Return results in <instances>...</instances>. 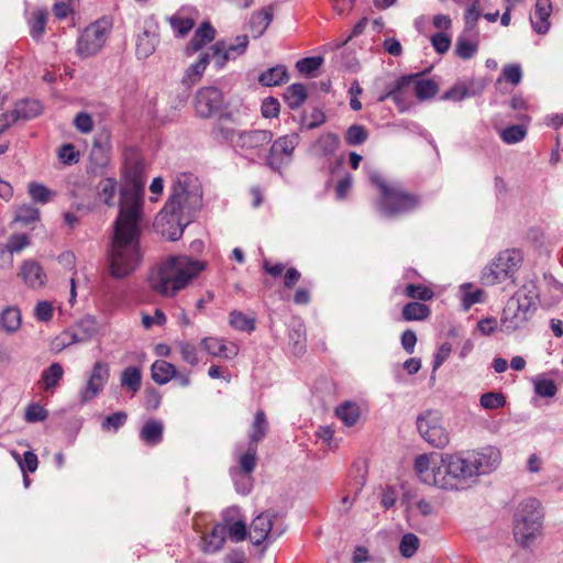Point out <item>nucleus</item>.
Returning <instances> with one entry per match:
<instances>
[{
	"label": "nucleus",
	"mask_w": 563,
	"mask_h": 563,
	"mask_svg": "<svg viewBox=\"0 0 563 563\" xmlns=\"http://www.w3.org/2000/svg\"><path fill=\"white\" fill-rule=\"evenodd\" d=\"M336 417L346 426H354L360 419V407L355 402L345 401L335 409Z\"/></svg>",
	"instance_id": "ea45409f"
},
{
	"label": "nucleus",
	"mask_w": 563,
	"mask_h": 563,
	"mask_svg": "<svg viewBox=\"0 0 563 563\" xmlns=\"http://www.w3.org/2000/svg\"><path fill=\"white\" fill-rule=\"evenodd\" d=\"M236 122L231 112L219 115L214 122L211 134L216 140L227 142L234 146L239 130L235 129Z\"/></svg>",
	"instance_id": "a211bd4d"
},
{
	"label": "nucleus",
	"mask_w": 563,
	"mask_h": 563,
	"mask_svg": "<svg viewBox=\"0 0 563 563\" xmlns=\"http://www.w3.org/2000/svg\"><path fill=\"white\" fill-rule=\"evenodd\" d=\"M194 106L200 118H210L222 108L223 95L220 89L213 86L202 87L195 96Z\"/></svg>",
	"instance_id": "f8f14e48"
},
{
	"label": "nucleus",
	"mask_w": 563,
	"mask_h": 563,
	"mask_svg": "<svg viewBox=\"0 0 563 563\" xmlns=\"http://www.w3.org/2000/svg\"><path fill=\"white\" fill-rule=\"evenodd\" d=\"M273 515L269 512H263L258 515L251 523L250 539L255 545H261L264 541L272 542L280 533L273 537Z\"/></svg>",
	"instance_id": "f3484780"
},
{
	"label": "nucleus",
	"mask_w": 563,
	"mask_h": 563,
	"mask_svg": "<svg viewBox=\"0 0 563 563\" xmlns=\"http://www.w3.org/2000/svg\"><path fill=\"white\" fill-rule=\"evenodd\" d=\"M288 71L284 65H277L258 76V82L265 87L278 86L288 80Z\"/></svg>",
	"instance_id": "c9c22d12"
},
{
	"label": "nucleus",
	"mask_w": 563,
	"mask_h": 563,
	"mask_svg": "<svg viewBox=\"0 0 563 563\" xmlns=\"http://www.w3.org/2000/svg\"><path fill=\"white\" fill-rule=\"evenodd\" d=\"M169 23L173 30L181 37L187 35L189 31L194 27L195 23L192 19L180 18V16H172L169 18Z\"/></svg>",
	"instance_id": "0e129e2a"
},
{
	"label": "nucleus",
	"mask_w": 563,
	"mask_h": 563,
	"mask_svg": "<svg viewBox=\"0 0 563 563\" xmlns=\"http://www.w3.org/2000/svg\"><path fill=\"white\" fill-rule=\"evenodd\" d=\"M118 191V181L115 178L107 177L101 179L97 185V195L104 205L113 207L114 198Z\"/></svg>",
	"instance_id": "e433bc0d"
},
{
	"label": "nucleus",
	"mask_w": 563,
	"mask_h": 563,
	"mask_svg": "<svg viewBox=\"0 0 563 563\" xmlns=\"http://www.w3.org/2000/svg\"><path fill=\"white\" fill-rule=\"evenodd\" d=\"M120 385L123 389L135 395L142 386V372L136 366H129L123 369L120 377Z\"/></svg>",
	"instance_id": "473e14b6"
},
{
	"label": "nucleus",
	"mask_w": 563,
	"mask_h": 563,
	"mask_svg": "<svg viewBox=\"0 0 563 563\" xmlns=\"http://www.w3.org/2000/svg\"><path fill=\"white\" fill-rule=\"evenodd\" d=\"M369 180L380 190L376 208L383 217L396 218L420 206L418 196L405 190L400 184H388L378 172L371 173Z\"/></svg>",
	"instance_id": "39448f33"
},
{
	"label": "nucleus",
	"mask_w": 563,
	"mask_h": 563,
	"mask_svg": "<svg viewBox=\"0 0 563 563\" xmlns=\"http://www.w3.org/2000/svg\"><path fill=\"white\" fill-rule=\"evenodd\" d=\"M212 59V55L209 52H203L199 55V58L196 63L191 64L185 71V75L181 79V84L187 88L192 87L197 84L202 77L206 67Z\"/></svg>",
	"instance_id": "bb28decb"
},
{
	"label": "nucleus",
	"mask_w": 563,
	"mask_h": 563,
	"mask_svg": "<svg viewBox=\"0 0 563 563\" xmlns=\"http://www.w3.org/2000/svg\"><path fill=\"white\" fill-rule=\"evenodd\" d=\"M164 423L156 419L147 420L140 431V439L148 445H157L163 440Z\"/></svg>",
	"instance_id": "7c9ffc66"
},
{
	"label": "nucleus",
	"mask_w": 563,
	"mask_h": 563,
	"mask_svg": "<svg viewBox=\"0 0 563 563\" xmlns=\"http://www.w3.org/2000/svg\"><path fill=\"white\" fill-rule=\"evenodd\" d=\"M481 406L485 409H498L506 405V397L501 393H485L479 399Z\"/></svg>",
	"instance_id": "864d4df0"
},
{
	"label": "nucleus",
	"mask_w": 563,
	"mask_h": 563,
	"mask_svg": "<svg viewBox=\"0 0 563 563\" xmlns=\"http://www.w3.org/2000/svg\"><path fill=\"white\" fill-rule=\"evenodd\" d=\"M477 52V45L465 38H457L455 53L462 59H470Z\"/></svg>",
	"instance_id": "e2e57ef3"
},
{
	"label": "nucleus",
	"mask_w": 563,
	"mask_h": 563,
	"mask_svg": "<svg viewBox=\"0 0 563 563\" xmlns=\"http://www.w3.org/2000/svg\"><path fill=\"white\" fill-rule=\"evenodd\" d=\"M21 311L14 306L7 307L0 313V328L7 333H14L21 327Z\"/></svg>",
	"instance_id": "f704fd0d"
},
{
	"label": "nucleus",
	"mask_w": 563,
	"mask_h": 563,
	"mask_svg": "<svg viewBox=\"0 0 563 563\" xmlns=\"http://www.w3.org/2000/svg\"><path fill=\"white\" fill-rule=\"evenodd\" d=\"M510 82L512 86L520 84L522 79V70L519 64H507L503 68L501 77L497 79V82L501 80Z\"/></svg>",
	"instance_id": "5fc2aeb1"
},
{
	"label": "nucleus",
	"mask_w": 563,
	"mask_h": 563,
	"mask_svg": "<svg viewBox=\"0 0 563 563\" xmlns=\"http://www.w3.org/2000/svg\"><path fill=\"white\" fill-rule=\"evenodd\" d=\"M420 544L419 538L413 533H406L399 544V551L404 558H411Z\"/></svg>",
	"instance_id": "8fccbe9b"
},
{
	"label": "nucleus",
	"mask_w": 563,
	"mask_h": 563,
	"mask_svg": "<svg viewBox=\"0 0 563 563\" xmlns=\"http://www.w3.org/2000/svg\"><path fill=\"white\" fill-rule=\"evenodd\" d=\"M221 523L227 527V534L233 542H241L245 540L247 534L245 521H232V519L229 518V511H225Z\"/></svg>",
	"instance_id": "58836bf2"
},
{
	"label": "nucleus",
	"mask_w": 563,
	"mask_h": 563,
	"mask_svg": "<svg viewBox=\"0 0 563 563\" xmlns=\"http://www.w3.org/2000/svg\"><path fill=\"white\" fill-rule=\"evenodd\" d=\"M410 79L411 77L405 75L399 77L394 84V102L399 112H406L415 104L412 99L415 91Z\"/></svg>",
	"instance_id": "aec40b11"
},
{
	"label": "nucleus",
	"mask_w": 563,
	"mask_h": 563,
	"mask_svg": "<svg viewBox=\"0 0 563 563\" xmlns=\"http://www.w3.org/2000/svg\"><path fill=\"white\" fill-rule=\"evenodd\" d=\"M128 415L124 411H117L110 416H107L101 423L103 431L117 432L126 422Z\"/></svg>",
	"instance_id": "603ef678"
},
{
	"label": "nucleus",
	"mask_w": 563,
	"mask_h": 563,
	"mask_svg": "<svg viewBox=\"0 0 563 563\" xmlns=\"http://www.w3.org/2000/svg\"><path fill=\"white\" fill-rule=\"evenodd\" d=\"M323 63V58L319 56L306 57L297 62L298 71L307 76H311Z\"/></svg>",
	"instance_id": "13d9d810"
},
{
	"label": "nucleus",
	"mask_w": 563,
	"mask_h": 563,
	"mask_svg": "<svg viewBox=\"0 0 563 563\" xmlns=\"http://www.w3.org/2000/svg\"><path fill=\"white\" fill-rule=\"evenodd\" d=\"M159 42L158 26L155 22L145 23L143 31L137 35L135 53L139 59H146L156 49Z\"/></svg>",
	"instance_id": "dca6fc26"
},
{
	"label": "nucleus",
	"mask_w": 563,
	"mask_h": 563,
	"mask_svg": "<svg viewBox=\"0 0 563 563\" xmlns=\"http://www.w3.org/2000/svg\"><path fill=\"white\" fill-rule=\"evenodd\" d=\"M284 99L290 109H298L307 99V90L302 84H292L284 92Z\"/></svg>",
	"instance_id": "a19ab883"
},
{
	"label": "nucleus",
	"mask_w": 563,
	"mask_h": 563,
	"mask_svg": "<svg viewBox=\"0 0 563 563\" xmlns=\"http://www.w3.org/2000/svg\"><path fill=\"white\" fill-rule=\"evenodd\" d=\"M110 24L99 20L87 26L77 40V54L88 57L97 54L104 45L110 33Z\"/></svg>",
	"instance_id": "1a4fd4ad"
},
{
	"label": "nucleus",
	"mask_w": 563,
	"mask_h": 563,
	"mask_svg": "<svg viewBox=\"0 0 563 563\" xmlns=\"http://www.w3.org/2000/svg\"><path fill=\"white\" fill-rule=\"evenodd\" d=\"M534 391L541 397H553L556 394V385L552 379L537 376L533 380Z\"/></svg>",
	"instance_id": "3c124183"
},
{
	"label": "nucleus",
	"mask_w": 563,
	"mask_h": 563,
	"mask_svg": "<svg viewBox=\"0 0 563 563\" xmlns=\"http://www.w3.org/2000/svg\"><path fill=\"white\" fill-rule=\"evenodd\" d=\"M14 111L19 120H30L41 114L42 107L35 100H23L15 103Z\"/></svg>",
	"instance_id": "79ce46f5"
},
{
	"label": "nucleus",
	"mask_w": 563,
	"mask_h": 563,
	"mask_svg": "<svg viewBox=\"0 0 563 563\" xmlns=\"http://www.w3.org/2000/svg\"><path fill=\"white\" fill-rule=\"evenodd\" d=\"M64 375V369L59 363L51 364L42 373V382L46 390L56 387Z\"/></svg>",
	"instance_id": "c03bdc74"
},
{
	"label": "nucleus",
	"mask_w": 563,
	"mask_h": 563,
	"mask_svg": "<svg viewBox=\"0 0 563 563\" xmlns=\"http://www.w3.org/2000/svg\"><path fill=\"white\" fill-rule=\"evenodd\" d=\"M48 19V11L46 9H36L32 12L27 20L30 35L33 40L40 41L44 33Z\"/></svg>",
	"instance_id": "72a5a7b5"
},
{
	"label": "nucleus",
	"mask_w": 563,
	"mask_h": 563,
	"mask_svg": "<svg viewBox=\"0 0 563 563\" xmlns=\"http://www.w3.org/2000/svg\"><path fill=\"white\" fill-rule=\"evenodd\" d=\"M499 135L506 144H516L526 137L527 130L522 125L514 124L504 129Z\"/></svg>",
	"instance_id": "de8ad7c7"
},
{
	"label": "nucleus",
	"mask_w": 563,
	"mask_h": 563,
	"mask_svg": "<svg viewBox=\"0 0 563 563\" xmlns=\"http://www.w3.org/2000/svg\"><path fill=\"white\" fill-rule=\"evenodd\" d=\"M152 379L158 385H165L176 376V367L172 363L157 360L151 366Z\"/></svg>",
	"instance_id": "2f4dec72"
},
{
	"label": "nucleus",
	"mask_w": 563,
	"mask_h": 563,
	"mask_svg": "<svg viewBox=\"0 0 563 563\" xmlns=\"http://www.w3.org/2000/svg\"><path fill=\"white\" fill-rule=\"evenodd\" d=\"M38 210L32 206H22L18 209L15 221L23 224H30L38 219Z\"/></svg>",
	"instance_id": "69168bd1"
},
{
	"label": "nucleus",
	"mask_w": 563,
	"mask_h": 563,
	"mask_svg": "<svg viewBox=\"0 0 563 563\" xmlns=\"http://www.w3.org/2000/svg\"><path fill=\"white\" fill-rule=\"evenodd\" d=\"M29 194L35 202L46 203L48 202L54 192L45 187L44 185L32 183L29 185Z\"/></svg>",
	"instance_id": "6e6d98bb"
},
{
	"label": "nucleus",
	"mask_w": 563,
	"mask_h": 563,
	"mask_svg": "<svg viewBox=\"0 0 563 563\" xmlns=\"http://www.w3.org/2000/svg\"><path fill=\"white\" fill-rule=\"evenodd\" d=\"M273 20V8L266 7L262 10L254 12L249 21V31L252 33L254 38L261 37Z\"/></svg>",
	"instance_id": "cd10ccee"
},
{
	"label": "nucleus",
	"mask_w": 563,
	"mask_h": 563,
	"mask_svg": "<svg viewBox=\"0 0 563 563\" xmlns=\"http://www.w3.org/2000/svg\"><path fill=\"white\" fill-rule=\"evenodd\" d=\"M256 446L249 445L247 451L240 457V468L245 474H251L256 466Z\"/></svg>",
	"instance_id": "bf43d9fd"
},
{
	"label": "nucleus",
	"mask_w": 563,
	"mask_h": 563,
	"mask_svg": "<svg viewBox=\"0 0 563 563\" xmlns=\"http://www.w3.org/2000/svg\"><path fill=\"white\" fill-rule=\"evenodd\" d=\"M206 267L203 262L189 256H170L153 272L148 278L150 287L164 297H174L198 276Z\"/></svg>",
	"instance_id": "7ed1b4c3"
},
{
	"label": "nucleus",
	"mask_w": 563,
	"mask_h": 563,
	"mask_svg": "<svg viewBox=\"0 0 563 563\" xmlns=\"http://www.w3.org/2000/svg\"><path fill=\"white\" fill-rule=\"evenodd\" d=\"M429 313L430 309L428 306L417 301L409 302L402 308V317L407 321L423 320Z\"/></svg>",
	"instance_id": "a18cd8bd"
},
{
	"label": "nucleus",
	"mask_w": 563,
	"mask_h": 563,
	"mask_svg": "<svg viewBox=\"0 0 563 563\" xmlns=\"http://www.w3.org/2000/svg\"><path fill=\"white\" fill-rule=\"evenodd\" d=\"M48 416L47 410H45L38 404H31L27 406L25 410V420L27 422H40L44 421Z\"/></svg>",
	"instance_id": "774afa93"
},
{
	"label": "nucleus",
	"mask_w": 563,
	"mask_h": 563,
	"mask_svg": "<svg viewBox=\"0 0 563 563\" xmlns=\"http://www.w3.org/2000/svg\"><path fill=\"white\" fill-rule=\"evenodd\" d=\"M110 135L104 133L95 137L90 153L88 172L100 174L109 165L111 158Z\"/></svg>",
	"instance_id": "4468645a"
},
{
	"label": "nucleus",
	"mask_w": 563,
	"mask_h": 563,
	"mask_svg": "<svg viewBox=\"0 0 563 563\" xmlns=\"http://www.w3.org/2000/svg\"><path fill=\"white\" fill-rule=\"evenodd\" d=\"M57 156L65 165H73L79 162V152L70 143L62 145L58 150Z\"/></svg>",
	"instance_id": "052dcab7"
},
{
	"label": "nucleus",
	"mask_w": 563,
	"mask_h": 563,
	"mask_svg": "<svg viewBox=\"0 0 563 563\" xmlns=\"http://www.w3.org/2000/svg\"><path fill=\"white\" fill-rule=\"evenodd\" d=\"M177 347L180 352L181 358L186 363L190 364L191 366H195L199 363L198 350L192 343L180 341L177 343Z\"/></svg>",
	"instance_id": "4d7b16f0"
},
{
	"label": "nucleus",
	"mask_w": 563,
	"mask_h": 563,
	"mask_svg": "<svg viewBox=\"0 0 563 563\" xmlns=\"http://www.w3.org/2000/svg\"><path fill=\"white\" fill-rule=\"evenodd\" d=\"M143 206V187L135 183L120 190V210L114 222L110 256V273L115 278L131 274L140 262V217Z\"/></svg>",
	"instance_id": "f03ea898"
},
{
	"label": "nucleus",
	"mask_w": 563,
	"mask_h": 563,
	"mask_svg": "<svg viewBox=\"0 0 563 563\" xmlns=\"http://www.w3.org/2000/svg\"><path fill=\"white\" fill-rule=\"evenodd\" d=\"M110 377V366L108 363L98 361L93 364L86 386L79 391V400L86 404L96 398L106 387Z\"/></svg>",
	"instance_id": "9b49d317"
},
{
	"label": "nucleus",
	"mask_w": 563,
	"mask_h": 563,
	"mask_svg": "<svg viewBox=\"0 0 563 563\" xmlns=\"http://www.w3.org/2000/svg\"><path fill=\"white\" fill-rule=\"evenodd\" d=\"M530 316L520 309H517L515 301H507L500 318V331L507 334L514 333L522 328Z\"/></svg>",
	"instance_id": "6ab92c4d"
},
{
	"label": "nucleus",
	"mask_w": 563,
	"mask_h": 563,
	"mask_svg": "<svg viewBox=\"0 0 563 563\" xmlns=\"http://www.w3.org/2000/svg\"><path fill=\"white\" fill-rule=\"evenodd\" d=\"M272 139L273 133L268 130L241 131L233 147L252 153L269 144Z\"/></svg>",
	"instance_id": "2eb2a0df"
},
{
	"label": "nucleus",
	"mask_w": 563,
	"mask_h": 563,
	"mask_svg": "<svg viewBox=\"0 0 563 563\" xmlns=\"http://www.w3.org/2000/svg\"><path fill=\"white\" fill-rule=\"evenodd\" d=\"M408 77H411L410 84L419 101L430 100L439 92V85L426 78L423 73L409 74Z\"/></svg>",
	"instance_id": "4be33fe9"
},
{
	"label": "nucleus",
	"mask_w": 563,
	"mask_h": 563,
	"mask_svg": "<svg viewBox=\"0 0 563 563\" xmlns=\"http://www.w3.org/2000/svg\"><path fill=\"white\" fill-rule=\"evenodd\" d=\"M417 429L422 439L437 449L445 448L450 435L443 427L442 418L438 411H427L417 418Z\"/></svg>",
	"instance_id": "6e6552de"
},
{
	"label": "nucleus",
	"mask_w": 563,
	"mask_h": 563,
	"mask_svg": "<svg viewBox=\"0 0 563 563\" xmlns=\"http://www.w3.org/2000/svg\"><path fill=\"white\" fill-rule=\"evenodd\" d=\"M289 345L295 355H300L306 349V332L301 323L294 325L288 334Z\"/></svg>",
	"instance_id": "37998d69"
},
{
	"label": "nucleus",
	"mask_w": 563,
	"mask_h": 563,
	"mask_svg": "<svg viewBox=\"0 0 563 563\" xmlns=\"http://www.w3.org/2000/svg\"><path fill=\"white\" fill-rule=\"evenodd\" d=\"M249 45L247 35H239L235 37L234 44H225L223 41H219L210 47V53L212 55V60L218 68H222L225 63L230 59H235L236 57L244 54Z\"/></svg>",
	"instance_id": "ddd939ff"
},
{
	"label": "nucleus",
	"mask_w": 563,
	"mask_h": 563,
	"mask_svg": "<svg viewBox=\"0 0 563 563\" xmlns=\"http://www.w3.org/2000/svg\"><path fill=\"white\" fill-rule=\"evenodd\" d=\"M537 300V288L533 284H529L519 288L508 301H515L517 309H520L531 317L532 312L536 310Z\"/></svg>",
	"instance_id": "b1692460"
},
{
	"label": "nucleus",
	"mask_w": 563,
	"mask_h": 563,
	"mask_svg": "<svg viewBox=\"0 0 563 563\" xmlns=\"http://www.w3.org/2000/svg\"><path fill=\"white\" fill-rule=\"evenodd\" d=\"M299 141L298 133H290L275 140L269 148L267 165L272 169L278 170L282 166L289 164Z\"/></svg>",
	"instance_id": "9d476101"
},
{
	"label": "nucleus",
	"mask_w": 563,
	"mask_h": 563,
	"mask_svg": "<svg viewBox=\"0 0 563 563\" xmlns=\"http://www.w3.org/2000/svg\"><path fill=\"white\" fill-rule=\"evenodd\" d=\"M229 323L240 331L252 332L255 329V320L236 310L230 313Z\"/></svg>",
	"instance_id": "49530a36"
},
{
	"label": "nucleus",
	"mask_w": 563,
	"mask_h": 563,
	"mask_svg": "<svg viewBox=\"0 0 563 563\" xmlns=\"http://www.w3.org/2000/svg\"><path fill=\"white\" fill-rule=\"evenodd\" d=\"M405 294L407 297L420 299V300H430L433 297V291L422 285L409 284L405 289Z\"/></svg>",
	"instance_id": "680f3d73"
},
{
	"label": "nucleus",
	"mask_w": 563,
	"mask_h": 563,
	"mask_svg": "<svg viewBox=\"0 0 563 563\" xmlns=\"http://www.w3.org/2000/svg\"><path fill=\"white\" fill-rule=\"evenodd\" d=\"M201 207V192L196 186L189 187L178 179L173 186L164 208L159 212V221L172 213V221H177L174 231H168V240L177 241L181 238L184 229L191 222L194 213ZM167 233V231H165Z\"/></svg>",
	"instance_id": "20e7f679"
},
{
	"label": "nucleus",
	"mask_w": 563,
	"mask_h": 563,
	"mask_svg": "<svg viewBox=\"0 0 563 563\" xmlns=\"http://www.w3.org/2000/svg\"><path fill=\"white\" fill-rule=\"evenodd\" d=\"M501 454L495 446L444 454H420L413 470L419 479L444 490H466L490 474L500 464Z\"/></svg>",
	"instance_id": "f257e3e1"
},
{
	"label": "nucleus",
	"mask_w": 563,
	"mask_h": 563,
	"mask_svg": "<svg viewBox=\"0 0 563 563\" xmlns=\"http://www.w3.org/2000/svg\"><path fill=\"white\" fill-rule=\"evenodd\" d=\"M520 261L516 251H504L482 273V283L493 286L511 278Z\"/></svg>",
	"instance_id": "0eeeda50"
},
{
	"label": "nucleus",
	"mask_w": 563,
	"mask_h": 563,
	"mask_svg": "<svg viewBox=\"0 0 563 563\" xmlns=\"http://www.w3.org/2000/svg\"><path fill=\"white\" fill-rule=\"evenodd\" d=\"M340 144V139L334 133L320 135L311 145L310 153L316 158H328L332 156Z\"/></svg>",
	"instance_id": "393cba45"
},
{
	"label": "nucleus",
	"mask_w": 563,
	"mask_h": 563,
	"mask_svg": "<svg viewBox=\"0 0 563 563\" xmlns=\"http://www.w3.org/2000/svg\"><path fill=\"white\" fill-rule=\"evenodd\" d=\"M368 137L367 130L360 124L351 125L345 132V142L349 145L355 146L363 144Z\"/></svg>",
	"instance_id": "09e8293b"
},
{
	"label": "nucleus",
	"mask_w": 563,
	"mask_h": 563,
	"mask_svg": "<svg viewBox=\"0 0 563 563\" xmlns=\"http://www.w3.org/2000/svg\"><path fill=\"white\" fill-rule=\"evenodd\" d=\"M552 12L551 0H537L533 15L530 16L532 29L538 34H547L550 30L549 18Z\"/></svg>",
	"instance_id": "5701e85b"
},
{
	"label": "nucleus",
	"mask_w": 563,
	"mask_h": 563,
	"mask_svg": "<svg viewBox=\"0 0 563 563\" xmlns=\"http://www.w3.org/2000/svg\"><path fill=\"white\" fill-rule=\"evenodd\" d=\"M227 538V527L221 522L217 523L210 533L201 537V550L207 554H212L223 548Z\"/></svg>",
	"instance_id": "a878e982"
},
{
	"label": "nucleus",
	"mask_w": 563,
	"mask_h": 563,
	"mask_svg": "<svg viewBox=\"0 0 563 563\" xmlns=\"http://www.w3.org/2000/svg\"><path fill=\"white\" fill-rule=\"evenodd\" d=\"M216 30L210 22H203L195 32L192 38L187 45V54H194L200 51L207 43L212 42Z\"/></svg>",
	"instance_id": "c756f323"
},
{
	"label": "nucleus",
	"mask_w": 563,
	"mask_h": 563,
	"mask_svg": "<svg viewBox=\"0 0 563 563\" xmlns=\"http://www.w3.org/2000/svg\"><path fill=\"white\" fill-rule=\"evenodd\" d=\"M268 430V422L264 411L258 410L255 415L253 424L250 431V444L253 446H257V443L263 440Z\"/></svg>",
	"instance_id": "4c0bfd02"
},
{
	"label": "nucleus",
	"mask_w": 563,
	"mask_h": 563,
	"mask_svg": "<svg viewBox=\"0 0 563 563\" xmlns=\"http://www.w3.org/2000/svg\"><path fill=\"white\" fill-rule=\"evenodd\" d=\"M30 244V239L26 234H13L7 242V247L10 254L21 252L24 247Z\"/></svg>",
	"instance_id": "338daca9"
},
{
	"label": "nucleus",
	"mask_w": 563,
	"mask_h": 563,
	"mask_svg": "<svg viewBox=\"0 0 563 563\" xmlns=\"http://www.w3.org/2000/svg\"><path fill=\"white\" fill-rule=\"evenodd\" d=\"M543 510L536 498L521 501L514 516V536L522 548H530L542 533Z\"/></svg>",
	"instance_id": "423d86ee"
},
{
	"label": "nucleus",
	"mask_w": 563,
	"mask_h": 563,
	"mask_svg": "<svg viewBox=\"0 0 563 563\" xmlns=\"http://www.w3.org/2000/svg\"><path fill=\"white\" fill-rule=\"evenodd\" d=\"M201 345L206 352L212 356L232 358L238 355V349L234 344H225L221 339L205 338Z\"/></svg>",
	"instance_id": "c85d7f7f"
},
{
	"label": "nucleus",
	"mask_w": 563,
	"mask_h": 563,
	"mask_svg": "<svg viewBox=\"0 0 563 563\" xmlns=\"http://www.w3.org/2000/svg\"><path fill=\"white\" fill-rule=\"evenodd\" d=\"M19 276L27 287L33 289L41 288L46 283V274L43 267L34 260H26L22 263Z\"/></svg>",
	"instance_id": "412c9836"
}]
</instances>
